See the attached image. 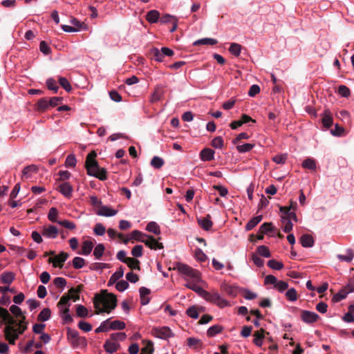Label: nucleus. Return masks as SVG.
<instances>
[{"instance_id": "42", "label": "nucleus", "mask_w": 354, "mask_h": 354, "mask_svg": "<svg viewBox=\"0 0 354 354\" xmlns=\"http://www.w3.org/2000/svg\"><path fill=\"white\" fill-rule=\"evenodd\" d=\"M268 266L275 270H280L283 268L282 262L277 261L275 259H270L268 261Z\"/></svg>"}, {"instance_id": "16", "label": "nucleus", "mask_w": 354, "mask_h": 354, "mask_svg": "<svg viewBox=\"0 0 354 354\" xmlns=\"http://www.w3.org/2000/svg\"><path fill=\"white\" fill-rule=\"evenodd\" d=\"M201 159L203 161H210L214 158V151L209 148L203 149L200 153Z\"/></svg>"}, {"instance_id": "20", "label": "nucleus", "mask_w": 354, "mask_h": 354, "mask_svg": "<svg viewBox=\"0 0 354 354\" xmlns=\"http://www.w3.org/2000/svg\"><path fill=\"white\" fill-rule=\"evenodd\" d=\"M140 296V303L142 305H147L149 302V298L147 297L151 291L145 287H141L139 290Z\"/></svg>"}, {"instance_id": "12", "label": "nucleus", "mask_w": 354, "mask_h": 354, "mask_svg": "<svg viewBox=\"0 0 354 354\" xmlns=\"http://www.w3.org/2000/svg\"><path fill=\"white\" fill-rule=\"evenodd\" d=\"M203 281H195L194 279H189L187 280V283L185 284V286L194 292L199 294L201 296L203 293V291H204V289H203L201 287L198 286V283L200 282H202Z\"/></svg>"}, {"instance_id": "28", "label": "nucleus", "mask_w": 354, "mask_h": 354, "mask_svg": "<svg viewBox=\"0 0 354 354\" xmlns=\"http://www.w3.org/2000/svg\"><path fill=\"white\" fill-rule=\"evenodd\" d=\"M337 257L339 261L349 263L353 259L354 252L352 249L348 248L346 251V254H337Z\"/></svg>"}, {"instance_id": "29", "label": "nucleus", "mask_w": 354, "mask_h": 354, "mask_svg": "<svg viewBox=\"0 0 354 354\" xmlns=\"http://www.w3.org/2000/svg\"><path fill=\"white\" fill-rule=\"evenodd\" d=\"M70 344L73 348H84L87 346V341L85 337L79 336Z\"/></svg>"}, {"instance_id": "63", "label": "nucleus", "mask_w": 354, "mask_h": 354, "mask_svg": "<svg viewBox=\"0 0 354 354\" xmlns=\"http://www.w3.org/2000/svg\"><path fill=\"white\" fill-rule=\"evenodd\" d=\"M212 146L216 149H221L223 146V140L221 137L218 136L212 140Z\"/></svg>"}, {"instance_id": "23", "label": "nucleus", "mask_w": 354, "mask_h": 354, "mask_svg": "<svg viewBox=\"0 0 354 354\" xmlns=\"http://www.w3.org/2000/svg\"><path fill=\"white\" fill-rule=\"evenodd\" d=\"M49 100L46 98H41L37 103V109L39 112H44L50 108Z\"/></svg>"}, {"instance_id": "57", "label": "nucleus", "mask_w": 354, "mask_h": 354, "mask_svg": "<svg viewBox=\"0 0 354 354\" xmlns=\"http://www.w3.org/2000/svg\"><path fill=\"white\" fill-rule=\"evenodd\" d=\"M77 315L80 317H85L88 316V310L82 305H77L76 308Z\"/></svg>"}, {"instance_id": "10", "label": "nucleus", "mask_w": 354, "mask_h": 354, "mask_svg": "<svg viewBox=\"0 0 354 354\" xmlns=\"http://www.w3.org/2000/svg\"><path fill=\"white\" fill-rule=\"evenodd\" d=\"M59 231L54 225L44 227L41 234L48 239H55L58 235Z\"/></svg>"}, {"instance_id": "58", "label": "nucleus", "mask_w": 354, "mask_h": 354, "mask_svg": "<svg viewBox=\"0 0 354 354\" xmlns=\"http://www.w3.org/2000/svg\"><path fill=\"white\" fill-rule=\"evenodd\" d=\"M274 229L271 223H264L259 227V232L261 234H267L269 232L273 231Z\"/></svg>"}, {"instance_id": "19", "label": "nucleus", "mask_w": 354, "mask_h": 354, "mask_svg": "<svg viewBox=\"0 0 354 354\" xmlns=\"http://www.w3.org/2000/svg\"><path fill=\"white\" fill-rule=\"evenodd\" d=\"M165 93V91L162 86H157L153 93L151 94L150 101L152 103L156 102L162 98Z\"/></svg>"}, {"instance_id": "2", "label": "nucleus", "mask_w": 354, "mask_h": 354, "mask_svg": "<svg viewBox=\"0 0 354 354\" xmlns=\"http://www.w3.org/2000/svg\"><path fill=\"white\" fill-rule=\"evenodd\" d=\"M96 156L97 154L95 151H91L87 155L85 162L87 174L101 180H104L107 178L106 171L104 168L100 167L95 160Z\"/></svg>"}, {"instance_id": "50", "label": "nucleus", "mask_w": 354, "mask_h": 354, "mask_svg": "<svg viewBox=\"0 0 354 354\" xmlns=\"http://www.w3.org/2000/svg\"><path fill=\"white\" fill-rule=\"evenodd\" d=\"M151 55L153 56V58L157 61V62H162L163 61V59H164V56H163V53L160 50L158 49V48H153L151 50Z\"/></svg>"}, {"instance_id": "36", "label": "nucleus", "mask_w": 354, "mask_h": 354, "mask_svg": "<svg viewBox=\"0 0 354 354\" xmlns=\"http://www.w3.org/2000/svg\"><path fill=\"white\" fill-rule=\"evenodd\" d=\"M146 230L157 235L160 234V229L159 225L153 221L149 222L147 225Z\"/></svg>"}, {"instance_id": "53", "label": "nucleus", "mask_w": 354, "mask_h": 354, "mask_svg": "<svg viewBox=\"0 0 354 354\" xmlns=\"http://www.w3.org/2000/svg\"><path fill=\"white\" fill-rule=\"evenodd\" d=\"M254 147V145L252 144L245 143V144H243L241 145H237L236 149L240 153H245V152H248V151H250V150H252Z\"/></svg>"}, {"instance_id": "64", "label": "nucleus", "mask_w": 354, "mask_h": 354, "mask_svg": "<svg viewBox=\"0 0 354 354\" xmlns=\"http://www.w3.org/2000/svg\"><path fill=\"white\" fill-rule=\"evenodd\" d=\"M76 165V158L74 155H68L65 161V165L67 167H74Z\"/></svg>"}, {"instance_id": "30", "label": "nucleus", "mask_w": 354, "mask_h": 354, "mask_svg": "<svg viewBox=\"0 0 354 354\" xmlns=\"http://www.w3.org/2000/svg\"><path fill=\"white\" fill-rule=\"evenodd\" d=\"M281 221L282 224V229L284 232L288 233L292 230L293 224L291 221L288 218H285L283 216H281Z\"/></svg>"}, {"instance_id": "51", "label": "nucleus", "mask_w": 354, "mask_h": 354, "mask_svg": "<svg viewBox=\"0 0 354 354\" xmlns=\"http://www.w3.org/2000/svg\"><path fill=\"white\" fill-rule=\"evenodd\" d=\"M186 313L189 317L193 319H197L199 316L198 308L195 306L189 307L187 310Z\"/></svg>"}, {"instance_id": "59", "label": "nucleus", "mask_w": 354, "mask_h": 354, "mask_svg": "<svg viewBox=\"0 0 354 354\" xmlns=\"http://www.w3.org/2000/svg\"><path fill=\"white\" fill-rule=\"evenodd\" d=\"M77 337H79V333L77 330L72 329L71 328H68L67 329V339L70 343L75 339H76Z\"/></svg>"}, {"instance_id": "9", "label": "nucleus", "mask_w": 354, "mask_h": 354, "mask_svg": "<svg viewBox=\"0 0 354 354\" xmlns=\"http://www.w3.org/2000/svg\"><path fill=\"white\" fill-rule=\"evenodd\" d=\"M322 123L324 127L326 129L332 127L333 124V119L331 112L329 109L324 110L322 114Z\"/></svg>"}, {"instance_id": "44", "label": "nucleus", "mask_w": 354, "mask_h": 354, "mask_svg": "<svg viewBox=\"0 0 354 354\" xmlns=\"http://www.w3.org/2000/svg\"><path fill=\"white\" fill-rule=\"evenodd\" d=\"M164 163V160L158 156H154L151 160V165L155 169L161 168Z\"/></svg>"}, {"instance_id": "40", "label": "nucleus", "mask_w": 354, "mask_h": 354, "mask_svg": "<svg viewBox=\"0 0 354 354\" xmlns=\"http://www.w3.org/2000/svg\"><path fill=\"white\" fill-rule=\"evenodd\" d=\"M104 245L102 243L97 244L93 251V255L95 256V259L99 260L102 257L104 252Z\"/></svg>"}, {"instance_id": "47", "label": "nucleus", "mask_w": 354, "mask_h": 354, "mask_svg": "<svg viewBox=\"0 0 354 354\" xmlns=\"http://www.w3.org/2000/svg\"><path fill=\"white\" fill-rule=\"evenodd\" d=\"M145 237H147V234L136 230L131 232L130 239H134L138 241L142 242L144 241Z\"/></svg>"}, {"instance_id": "37", "label": "nucleus", "mask_w": 354, "mask_h": 354, "mask_svg": "<svg viewBox=\"0 0 354 354\" xmlns=\"http://www.w3.org/2000/svg\"><path fill=\"white\" fill-rule=\"evenodd\" d=\"M110 323V319H107L106 320L102 322L100 326L95 329V332L96 333H100L107 332L109 330H111V328H109Z\"/></svg>"}, {"instance_id": "61", "label": "nucleus", "mask_w": 354, "mask_h": 354, "mask_svg": "<svg viewBox=\"0 0 354 354\" xmlns=\"http://www.w3.org/2000/svg\"><path fill=\"white\" fill-rule=\"evenodd\" d=\"M46 85L48 89L53 91L55 93L57 92L59 89L56 81L53 78H49L46 80Z\"/></svg>"}, {"instance_id": "6", "label": "nucleus", "mask_w": 354, "mask_h": 354, "mask_svg": "<svg viewBox=\"0 0 354 354\" xmlns=\"http://www.w3.org/2000/svg\"><path fill=\"white\" fill-rule=\"evenodd\" d=\"M147 247L151 248V250H158L162 249L163 245L162 243H159L155 238L151 236L147 235V237L144 238V241H142Z\"/></svg>"}, {"instance_id": "43", "label": "nucleus", "mask_w": 354, "mask_h": 354, "mask_svg": "<svg viewBox=\"0 0 354 354\" xmlns=\"http://www.w3.org/2000/svg\"><path fill=\"white\" fill-rule=\"evenodd\" d=\"M125 263L131 268L135 270H140V261L134 258L128 257Z\"/></svg>"}, {"instance_id": "60", "label": "nucleus", "mask_w": 354, "mask_h": 354, "mask_svg": "<svg viewBox=\"0 0 354 354\" xmlns=\"http://www.w3.org/2000/svg\"><path fill=\"white\" fill-rule=\"evenodd\" d=\"M286 297L289 301H295L297 299V293L295 288H290L286 292Z\"/></svg>"}, {"instance_id": "54", "label": "nucleus", "mask_w": 354, "mask_h": 354, "mask_svg": "<svg viewBox=\"0 0 354 354\" xmlns=\"http://www.w3.org/2000/svg\"><path fill=\"white\" fill-rule=\"evenodd\" d=\"M57 223L60 225L61 226L68 229V230H75L76 228V225L68 220H63V221H57Z\"/></svg>"}, {"instance_id": "33", "label": "nucleus", "mask_w": 354, "mask_h": 354, "mask_svg": "<svg viewBox=\"0 0 354 354\" xmlns=\"http://www.w3.org/2000/svg\"><path fill=\"white\" fill-rule=\"evenodd\" d=\"M223 328L221 325L216 324L209 327L207 331L208 337H214L216 335L220 333L223 330Z\"/></svg>"}, {"instance_id": "26", "label": "nucleus", "mask_w": 354, "mask_h": 354, "mask_svg": "<svg viewBox=\"0 0 354 354\" xmlns=\"http://www.w3.org/2000/svg\"><path fill=\"white\" fill-rule=\"evenodd\" d=\"M124 275V268L120 266L110 277L109 281V286L115 283L118 279L122 278Z\"/></svg>"}, {"instance_id": "32", "label": "nucleus", "mask_w": 354, "mask_h": 354, "mask_svg": "<svg viewBox=\"0 0 354 354\" xmlns=\"http://www.w3.org/2000/svg\"><path fill=\"white\" fill-rule=\"evenodd\" d=\"M119 347V344L118 343L110 342L109 340L106 341L104 344V350L109 353H113L115 352Z\"/></svg>"}, {"instance_id": "46", "label": "nucleus", "mask_w": 354, "mask_h": 354, "mask_svg": "<svg viewBox=\"0 0 354 354\" xmlns=\"http://www.w3.org/2000/svg\"><path fill=\"white\" fill-rule=\"evenodd\" d=\"M258 254L268 258L271 256L269 248L266 245H260L257 248Z\"/></svg>"}, {"instance_id": "52", "label": "nucleus", "mask_w": 354, "mask_h": 354, "mask_svg": "<svg viewBox=\"0 0 354 354\" xmlns=\"http://www.w3.org/2000/svg\"><path fill=\"white\" fill-rule=\"evenodd\" d=\"M337 93L339 95L344 97H348L351 95L350 89L345 85H340L338 87Z\"/></svg>"}, {"instance_id": "34", "label": "nucleus", "mask_w": 354, "mask_h": 354, "mask_svg": "<svg viewBox=\"0 0 354 354\" xmlns=\"http://www.w3.org/2000/svg\"><path fill=\"white\" fill-rule=\"evenodd\" d=\"M59 311L62 319L66 323H71L73 322V317L69 313L68 307L62 308Z\"/></svg>"}, {"instance_id": "7", "label": "nucleus", "mask_w": 354, "mask_h": 354, "mask_svg": "<svg viewBox=\"0 0 354 354\" xmlns=\"http://www.w3.org/2000/svg\"><path fill=\"white\" fill-rule=\"evenodd\" d=\"M68 257V254L66 252H62L54 258H50L48 261L49 262L53 263L54 267L62 268L63 266V263L66 261Z\"/></svg>"}, {"instance_id": "8", "label": "nucleus", "mask_w": 354, "mask_h": 354, "mask_svg": "<svg viewBox=\"0 0 354 354\" xmlns=\"http://www.w3.org/2000/svg\"><path fill=\"white\" fill-rule=\"evenodd\" d=\"M301 318L305 323L311 324L317 321L319 315L314 312L303 310L301 312Z\"/></svg>"}, {"instance_id": "25", "label": "nucleus", "mask_w": 354, "mask_h": 354, "mask_svg": "<svg viewBox=\"0 0 354 354\" xmlns=\"http://www.w3.org/2000/svg\"><path fill=\"white\" fill-rule=\"evenodd\" d=\"M160 17V12L156 10H151L146 15V20L149 23H156Z\"/></svg>"}, {"instance_id": "39", "label": "nucleus", "mask_w": 354, "mask_h": 354, "mask_svg": "<svg viewBox=\"0 0 354 354\" xmlns=\"http://www.w3.org/2000/svg\"><path fill=\"white\" fill-rule=\"evenodd\" d=\"M15 279V275L11 272H3L1 275V280L3 283L10 284Z\"/></svg>"}, {"instance_id": "35", "label": "nucleus", "mask_w": 354, "mask_h": 354, "mask_svg": "<svg viewBox=\"0 0 354 354\" xmlns=\"http://www.w3.org/2000/svg\"><path fill=\"white\" fill-rule=\"evenodd\" d=\"M51 311L48 308H44L38 315L37 319L40 322H46L50 317Z\"/></svg>"}, {"instance_id": "18", "label": "nucleus", "mask_w": 354, "mask_h": 354, "mask_svg": "<svg viewBox=\"0 0 354 354\" xmlns=\"http://www.w3.org/2000/svg\"><path fill=\"white\" fill-rule=\"evenodd\" d=\"M198 223L200 226L205 230H210L213 225V223L211 221V217L209 215H207L205 217L198 219Z\"/></svg>"}, {"instance_id": "11", "label": "nucleus", "mask_w": 354, "mask_h": 354, "mask_svg": "<svg viewBox=\"0 0 354 354\" xmlns=\"http://www.w3.org/2000/svg\"><path fill=\"white\" fill-rule=\"evenodd\" d=\"M118 210L112 209L106 205H101L96 214L99 216L111 217L116 215Z\"/></svg>"}, {"instance_id": "48", "label": "nucleus", "mask_w": 354, "mask_h": 354, "mask_svg": "<svg viewBox=\"0 0 354 354\" xmlns=\"http://www.w3.org/2000/svg\"><path fill=\"white\" fill-rule=\"evenodd\" d=\"M71 299V297L70 295H63L59 301L58 302V307L59 308V310L62 308H64V307H68L70 306V304H69V300Z\"/></svg>"}, {"instance_id": "4", "label": "nucleus", "mask_w": 354, "mask_h": 354, "mask_svg": "<svg viewBox=\"0 0 354 354\" xmlns=\"http://www.w3.org/2000/svg\"><path fill=\"white\" fill-rule=\"evenodd\" d=\"M176 269L182 274L185 276V279H194L195 281H201V276L199 271L191 268L190 266L178 263L176 265Z\"/></svg>"}, {"instance_id": "49", "label": "nucleus", "mask_w": 354, "mask_h": 354, "mask_svg": "<svg viewBox=\"0 0 354 354\" xmlns=\"http://www.w3.org/2000/svg\"><path fill=\"white\" fill-rule=\"evenodd\" d=\"M84 265H85V260L82 257H75L73 259V266L75 269H80V268H83L84 266Z\"/></svg>"}, {"instance_id": "31", "label": "nucleus", "mask_w": 354, "mask_h": 354, "mask_svg": "<svg viewBox=\"0 0 354 354\" xmlns=\"http://www.w3.org/2000/svg\"><path fill=\"white\" fill-rule=\"evenodd\" d=\"M218 43V41L213 38H203L201 39H198L194 42V46L198 45H209L213 46Z\"/></svg>"}, {"instance_id": "41", "label": "nucleus", "mask_w": 354, "mask_h": 354, "mask_svg": "<svg viewBox=\"0 0 354 354\" xmlns=\"http://www.w3.org/2000/svg\"><path fill=\"white\" fill-rule=\"evenodd\" d=\"M302 167L310 170L316 169V162L314 159L308 158L303 161Z\"/></svg>"}, {"instance_id": "56", "label": "nucleus", "mask_w": 354, "mask_h": 354, "mask_svg": "<svg viewBox=\"0 0 354 354\" xmlns=\"http://www.w3.org/2000/svg\"><path fill=\"white\" fill-rule=\"evenodd\" d=\"M58 212L57 209L55 207H51L49 209L48 214V218L49 221L53 223H57V216Z\"/></svg>"}, {"instance_id": "62", "label": "nucleus", "mask_w": 354, "mask_h": 354, "mask_svg": "<svg viewBox=\"0 0 354 354\" xmlns=\"http://www.w3.org/2000/svg\"><path fill=\"white\" fill-rule=\"evenodd\" d=\"M93 232L96 235L102 236L106 232V228L102 223H97L93 228Z\"/></svg>"}, {"instance_id": "1", "label": "nucleus", "mask_w": 354, "mask_h": 354, "mask_svg": "<svg viewBox=\"0 0 354 354\" xmlns=\"http://www.w3.org/2000/svg\"><path fill=\"white\" fill-rule=\"evenodd\" d=\"M93 299L97 314L109 313L117 306L115 296L112 293H108L106 290H102L100 294H96Z\"/></svg>"}, {"instance_id": "13", "label": "nucleus", "mask_w": 354, "mask_h": 354, "mask_svg": "<svg viewBox=\"0 0 354 354\" xmlns=\"http://www.w3.org/2000/svg\"><path fill=\"white\" fill-rule=\"evenodd\" d=\"M10 313L14 315L16 317H20L21 319L19 321L17 320V322L19 323L20 321L22 322V325L26 326V323L25 322L26 317L24 315H23L22 311L19 307H18L16 305H12L10 307Z\"/></svg>"}, {"instance_id": "3", "label": "nucleus", "mask_w": 354, "mask_h": 354, "mask_svg": "<svg viewBox=\"0 0 354 354\" xmlns=\"http://www.w3.org/2000/svg\"><path fill=\"white\" fill-rule=\"evenodd\" d=\"M201 297H202L207 301L216 304L220 308H224L230 306L229 301L223 298L218 292H209L204 290Z\"/></svg>"}, {"instance_id": "17", "label": "nucleus", "mask_w": 354, "mask_h": 354, "mask_svg": "<svg viewBox=\"0 0 354 354\" xmlns=\"http://www.w3.org/2000/svg\"><path fill=\"white\" fill-rule=\"evenodd\" d=\"M300 242L304 248H311L314 245V239L310 234H303L300 238Z\"/></svg>"}, {"instance_id": "21", "label": "nucleus", "mask_w": 354, "mask_h": 354, "mask_svg": "<svg viewBox=\"0 0 354 354\" xmlns=\"http://www.w3.org/2000/svg\"><path fill=\"white\" fill-rule=\"evenodd\" d=\"M263 216L261 215H259L253 217L250 219L248 223L245 226V230L246 231H250L252 230L254 227H256L262 220Z\"/></svg>"}, {"instance_id": "15", "label": "nucleus", "mask_w": 354, "mask_h": 354, "mask_svg": "<svg viewBox=\"0 0 354 354\" xmlns=\"http://www.w3.org/2000/svg\"><path fill=\"white\" fill-rule=\"evenodd\" d=\"M59 191L66 198L72 196L73 187L69 183H62L59 187Z\"/></svg>"}, {"instance_id": "45", "label": "nucleus", "mask_w": 354, "mask_h": 354, "mask_svg": "<svg viewBox=\"0 0 354 354\" xmlns=\"http://www.w3.org/2000/svg\"><path fill=\"white\" fill-rule=\"evenodd\" d=\"M126 324L124 322L115 320L110 323L109 328L111 330H122L125 328Z\"/></svg>"}, {"instance_id": "14", "label": "nucleus", "mask_w": 354, "mask_h": 354, "mask_svg": "<svg viewBox=\"0 0 354 354\" xmlns=\"http://www.w3.org/2000/svg\"><path fill=\"white\" fill-rule=\"evenodd\" d=\"M93 243L91 240L88 239L83 241L82 245V252L79 254L87 256L91 254L93 248Z\"/></svg>"}, {"instance_id": "38", "label": "nucleus", "mask_w": 354, "mask_h": 354, "mask_svg": "<svg viewBox=\"0 0 354 354\" xmlns=\"http://www.w3.org/2000/svg\"><path fill=\"white\" fill-rule=\"evenodd\" d=\"M241 46L239 44H237V43H232L230 44V46L229 48V52L236 56V57H239L241 54Z\"/></svg>"}, {"instance_id": "27", "label": "nucleus", "mask_w": 354, "mask_h": 354, "mask_svg": "<svg viewBox=\"0 0 354 354\" xmlns=\"http://www.w3.org/2000/svg\"><path fill=\"white\" fill-rule=\"evenodd\" d=\"M37 167L35 165H31L26 167L22 171V178H29L32 174L37 171Z\"/></svg>"}, {"instance_id": "22", "label": "nucleus", "mask_w": 354, "mask_h": 354, "mask_svg": "<svg viewBox=\"0 0 354 354\" xmlns=\"http://www.w3.org/2000/svg\"><path fill=\"white\" fill-rule=\"evenodd\" d=\"M351 291H349V289L347 288V286L345 288H343L342 290H340L337 293H336L332 300L333 302H339L341 300L345 299L348 294L349 292H351Z\"/></svg>"}, {"instance_id": "55", "label": "nucleus", "mask_w": 354, "mask_h": 354, "mask_svg": "<svg viewBox=\"0 0 354 354\" xmlns=\"http://www.w3.org/2000/svg\"><path fill=\"white\" fill-rule=\"evenodd\" d=\"M59 83L67 92H70L71 91V85L66 77H60L59 78Z\"/></svg>"}, {"instance_id": "24", "label": "nucleus", "mask_w": 354, "mask_h": 354, "mask_svg": "<svg viewBox=\"0 0 354 354\" xmlns=\"http://www.w3.org/2000/svg\"><path fill=\"white\" fill-rule=\"evenodd\" d=\"M264 330L261 329L259 330H257L254 333V339L253 342L254 344L259 347L261 346L263 344V339L264 338Z\"/></svg>"}, {"instance_id": "5", "label": "nucleus", "mask_w": 354, "mask_h": 354, "mask_svg": "<svg viewBox=\"0 0 354 354\" xmlns=\"http://www.w3.org/2000/svg\"><path fill=\"white\" fill-rule=\"evenodd\" d=\"M152 333L156 337L164 339L174 336L171 329L167 326L153 328L152 329Z\"/></svg>"}]
</instances>
